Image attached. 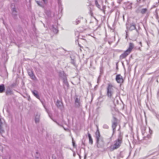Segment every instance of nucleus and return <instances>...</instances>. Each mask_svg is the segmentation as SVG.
I'll use <instances>...</instances> for the list:
<instances>
[{"label":"nucleus","mask_w":159,"mask_h":159,"mask_svg":"<svg viewBox=\"0 0 159 159\" xmlns=\"http://www.w3.org/2000/svg\"><path fill=\"white\" fill-rule=\"evenodd\" d=\"M95 135L97 147L98 148H102L104 145V142L103 138L101 136L99 130H97Z\"/></svg>","instance_id":"f257e3e1"},{"label":"nucleus","mask_w":159,"mask_h":159,"mask_svg":"<svg viewBox=\"0 0 159 159\" xmlns=\"http://www.w3.org/2000/svg\"><path fill=\"white\" fill-rule=\"evenodd\" d=\"M134 47V44L133 43H130L128 49L120 56V59L125 58L131 52Z\"/></svg>","instance_id":"f03ea898"},{"label":"nucleus","mask_w":159,"mask_h":159,"mask_svg":"<svg viewBox=\"0 0 159 159\" xmlns=\"http://www.w3.org/2000/svg\"><path fill=\"white\" fill-rule=\"evenodd\" d=\"M122 135L120 133L118 135V137L117 139L115 141V143L114 145L112 146V149L114 150L118 148L120 146L122 141Z\"/></svg>","instance_id":"7ed1b4c3"},{"label":"nucleus","mask_w":159,"mask_h":159,"mask_svg":"<svg viewBox=\"0 0 159 159\" xmlns=\"http://www.w3.org/2000/svg\"><path fill=\"white\" fill-rule=\"evenodd\" d=\"M113 94V86L111 84H109L107 87V95L108 98H111L112 97Z\"/></svg>","instance_id":"20e7f679"},{"label":"nucleus","mask_w":159,"mask_h":159,"mask_svg":"<svg viewBox=\"0 0 159 159\" xmlns=\"http://www.w3.org/2000/svg\"><path fill=\"white\" fill-rule=\"evenodd\" d=\"M11 7L12 8L11 11L12 12V15L13 18L15 20L17 19V11L15 8V5L14 3H12L11 5Z\"/></svg>","instance_id":"39448f33"},{"label":"nucleus","mask_w":159,"mask_h":159,"mask_svg":"<svg viewBox=\"0 0 159 159\" xmlns=\"http://www.w3.org/2000/svg\"><path fill=\"white\" fill-rule=\"evenodd\" d=\"M126 27L127 29H129L130 30H133L135 29L136 30V31L137 32L138 35L139 34V32L138 31V30L136 29L135 24L134 23H132L130 24L129 25L126 24Z\"/></svg>","instance_id":"423d86ee"},{"label":"nucleus","mask_w":159,"mask_h":159,"mask_svg":"<svg viewBox=\"0 0 159 159\" xmlns=\"http://www.w3.org/2000/svg\"><path fill=\"white\" fill-rule=\"evenodd\" d=\"M5 94L7 96H10L14 95V93L11 89L10 88V87H7L6 90L5 91Z\"/></svg>","instance_id":"0eeeda50"},{"label":"nucleus","mask_w":159,"mask_h":159,"mask_svg":"<svg viewBox=\"0 0 159 159\" xmlns=\"http://www.w3.org/2000/svg\"><path fill=\"white\" fill-rule=\"evenodd\" d=\"M118 120L115 117H113V120L112 121V128L113 129H115L116 126L118 124Z\"/></svg>","instance_id":"6e6552de"},{"label":"nucleus","mask_w":159,"mask_h":159,"mask_svg":"<svg viewBox=\"0 0 159 159\" xmlns=\"http://www.w3.org/2000/svg\"><path fill=\"white\" fill-rule=\"evenodd\" d=\"M116 80L118 83L121 84L124 82V80L123 79L122 77L120 74L116 75Z\"/></svg>","instance_id":"1a4fd4ad"},{"label":"nucleus","mask_w":159,"mask_h":159,"mask_svg":"<svg viewBox=\"0 0 159 159\" xmlns=\"http://www.w3.org/2000/svg\"><path fill=\"white\" fill-rule=\"evenodd\" d=\"M75 107H79L80 105V99L75 97Z\"/></svg>","instance_id":"9d476101"},{"label":"nucleus","mask_w":159,"mask_h":159,"mask_svg":"<svg viewBox=\"0 0 159 159\" xmlns=\"http://www.w3.org/2000/svg\"><path fill=\"white\" fill-rule=\"evenodd\" d=\"M29 75L30 76L31 79L33 80H35L36 79V78L34 74L33 71L30 70L28 72Z\"/></svg>","instance_id":"9b49d317"},{"label":"nucleus","mask_w":159,"mask_h":159,"mask_svg":"<svg viewBox=\"0 0 159 159\" xmlns=\"http://www.w3.org/2000/svg\"><path fill=\"white\" fill-rule=\"evenodd\" d=\"M43 106L44 107V108H45L46 111L48 113V114L49 115V117L51 118V119H52V120L53 121H54L58 125H59V124H58V123L57 121H56L55 120L53 119L52 118V115L51 114H50L49 112V111L48 110L47 108L43 104Z\"/></svg>","instance_id":"f8f14e48"},{"label":"nucleus","mask_w":159,"mask_h":159,"mask_svg":"<svg viewBox=\"0 0 159 159\" xmlns=\"http://www.w3.org/2000/svg\"><path fill=\"white\" fill-rule=\"evenodd\" d=\"M148 11V10L147 8H144L142 9L140 11V13L142 14H144L146 13H147V14L148 16L149 15V13H147Z\"/></svg>","instance_id":"ddd939ff"},{"label":"nucleus","mask_w":159,"mask_h":159,"mask_svg":"<svg viewBox=\"0 0 159 159\" xmlns=\"http://www.w3.org/2000/svg\"><path fill=\"white\" fill-rule=\"evenodd\" d=\"M33 94L37 98L39 99V96L38 94V92L36 90H34L32 91Z\"/></svg>","instance_id":"4468645a"},{"label":"nucleus","mask_w":159,"mask_h":159,"mask_svg":"<svg viewBox=\"0 0 159 159\" xmlns=\"http://www.w3.org/2000/svg\"><path fill=\"white\" fill-rule=\"evenodd\" d=\"M5 88L4 84L0 85V93H3L5 91Z\"/></svg>","instance_id":"2eb2a0df"},{"label":"nucleus","mask_w":159,"mask_h":159,"mask_svg":"<svg viewBox=\"0 0 159 159\" xmlns=\"http://www.w3.org/2000/svg\"><path fill=\"white\" fill-rule=\"evenodd\" d=\"M63 83L65 86H66L67 88L69 87V84L67 81V79L66 77L64 78V79H63Z\"/></svg>","instance_id":"dca6fc26"},{"label":"nucleus","mask_w":159,"mask_h":159,"mask_svg":"<svg viewBox=\"0 0 159 159\" xmlns=\"http://www.w3.org/2000/svg\"><path fill=\"white\" fill-rule=\"evenodd\" d=\"M40 115L39 114H37L35 117V121L36 123H39L40 120Z\"/></svg>","instance_id":"f3484780"},{"label":"nucleus","mask_w":159,"mask_h":159,"mask_svg":"<svg viewBox=\"0 0 159 159\" xmlns=\"http://www.w3.org/2000/svg\"><path fill=\"white\" fill-rule=\"evenodd\" d=\"M62 105V103L61 102L59 101V100H57L56 103V105L59 108L61 107Z\"/></svg>","instance_id":"a211bd4d"},{"label":"nucleus","mask_w":159,"mask_h":159,"mask_svg":"<svg viewBox=\"0 0 159 159\" xmlns=\"http://www.w3.org/2000/svg\"><path fill=\"white\" fill-rule=\"evenodd\" d=\"M88 134L89 139V143L90 144H92L93 143V139L91 136V134L89 133V132H88Z\"/></svg>","instance_id":"6ab92c4d"},{"label":"nucleus","mask_w":159,"mask_h":159,"mask_svg":"<svg viewBox=\"0 0 159 159\" xmlns=\"http://www.w3.org/2000/svg\"><path fill=\"white\" fill-rule=\"evenodd\" d=\"M59 75L62 79H64V78L66 77V74L64 72H59Z\"/></svg>","instance_id":"aec40b11"},{"label":"nucleus","mask_w":159,"mask_h":159,"mask_svg":"<svg viewBox=\"0 0 159 159\" xmlns=\"http://www.w3.org/2000/svg\"><path fill=\"white\" fill-rule=\"evenodd\" d=\"M3 119L1 118V117H0V129H2V126L3 125Z\"/></svg>","instance_id":"412c9836"},{"label":"nucleus","mask_w":159,"mask_h":159,"mask_svg":"<svg viewBox=\"0 0 159 159\" xmlns=\"http://www.w3.org/2000/svg\"><path fill=\"white\" fill-rule=\"evenodd\" d=\"M52 30H53V31L54 33H57V32H58V30H57V29H56V28H54V26L53 25H52Z\"/></svg>","instance_id":"4be33fe9"},{"label":"nucleus","mask_w":159,"mask_h":159,"mask_svg":"<svg viewBox=\"0 0 159 159\" xmlns=\"http://www.w3.org/2000/svg\"><path fill=\"white\" fill-rule=\"evenodd\" d=\"M16 85V83H14L11 84L10 86H8V87H10V88H13Z\"/></svg>","instance_id":"5701e85b"},{"label":"nucleus","mask_w":159,"mask_h":159,"mask_svg":"<svg viewBox=\"0 0 159 159\" xmlns=\"http://www.w3.org/2000/svg\"><path fill=\"white\" fill-rule=\"evenodd\" d=\"M95 4L96 6L99 8H100V5L98 4V2L97 1V0H95Z\"/></svg>","instance_id":"b1692460"},{"label":"nucleus","mask_w":159,"mask_h":159,"mask_svg":"<svg viewBox=\"0 0 159 159\" xmlns=\"http://www.w3.org/2000/svg\"><path fill=\"white\" fill-rule=\"evenodd\" d=\"M72 144L73 147L74 148H76V145L75 144V141H74V139L73 138H72Z\"/></svg>","instance_id":"393cba45"},{"label":"nucleus","mask_w":159,"mask_h":159,"mask_svg":"<svg viewBox=\"0 0 159 159\" xmlns=\"http://www.w3.org/2000/svg\"><path fill=\"white\" fill-rule=\"evenodd\" d=\"M120 15V12L118 11H117L116 13V18L117 17L118 18Z\"/></svg>","instance_id":"a878e982"},{"label":"nucleus","mask_w":159,"mask_h":159,"mask_svg":"<svg viewBox=\"0 0 159 159\" xmlns=\"http://www.w3.org/2000/svg\"><path fill=\"white\" fill-rule=\"evenodd\" d=\"M36 2L39 6H42L43 3L42 2H41L39 1H36Z\"/></svg>","instance_id":"bb28decb"},{"label":"nucleus","mask_w":159,"mask_h":159,"mask_svg":"<svg viewBox=\"0 0 159 159\" xmlns=\"http://www.w3.org/2000/svg\"><path fill=\"white\" fill-rule=\"evenodd\" d=\"M100 73L102 74L103 72V67L102 66H101L100 68Z\"/></svg>","instance_id":"cd10ccee"},{"label":"nucleus","mask_w":159,"mask_h":159,"mask_svg":"<svg viewBox=\"0 0 159 159\" xmlns=\"http://www.w3.org/2000/svg\"><path fill=\"white\" fill-rule=\"evenodd\" d=\"M136 1H137L136 4L138 5H139V4L141 2V0H137Z\"/></svg>","instance_id":"c85d7f7f"},{"label":"nucleus","mask_w":159,"mask_h":159,"mask_svg":"<svg viewBox=\"0 0 159 159\" xmlns=\"http://www.w3.org/2000/svg\"><path fill=\"white\" fill-rule=\"evenodd\" d=\"M75 22H76V25H78L80 22V20L77 19L76 20Z\"/></svg>","instance_id":"c756f323"},{"label":"nucleus","mask_w":159,"mask_h":159,"mask_svg":"<svg viewBox=\"0 0 159 159\" xmlns=\"http://www.w3.org/2000/svg\"><path fill=\"white\" fill-rule=\"evenodd\" d=\"M103 128L104 129H108V126L106 125H103Z\"/></svg>","instance_id":"7c9ffc66"},{"label":"nucleus","mask_w":159,"mask_h":159,"mask_svg":"<svg viewBox=\"0 0 159 159\" xmlns=\"http://www.w3.org/2000/svg\"><path fill=\"white\" fill-rule=\"evenodd\" d=\"M146 42H147V45H148V46H149V45L151 44V43H150V41H147Z\"/></svg>","instance_id":"2f4dec72"},{"label":"nucleus","mask_w":159,"mask_h":159,"mask_svg":"<svg viewBox=\"0 0 159 159\" xmlns=\"http://www.w3.org/2000/svg\"><path fill=\"white\" fill-rule=\"evenodd\" d=\"M146 130H142V132L143 135H144V133L145 132Z\"/></svg>","instance_id":"473e14b6"},{"label":"nucleus","mask_w":159,"mask_h":159,"mask_svg":"<svg viewBox=\"0 0 159 159\" xmlns=\"http://www.w3.org/2000/svg\"><path fill=\"white\" fill-rule=\"evenodd\" d=\"M148 131L150 134H151L152 133V130H150V129L148 130Z\"/></svg>","instance_id":"72a5a7b5"},{"label":"nucleus","mask_w":159,"mask_h":159,"mask_svg":"<svg viewBox=\"0 0 159 159\" xmlns=\"http://www.w3.org/2000/svg\"><path fill=\"white\" fill-rule=\"evenodd\" d=\"M148 0H142V2L143 3H145L147 1H148Z\"/></svg>","instance_id":"f704fd0d"},{"label":"nucleus","mask_w":159,"mask_h":159,"mask_svg":"<svg viewBox=\"0 0 159 159\" xmlns=\"http://www.w3.org/2000/svg\"><path fill=\"white\" fill-rule=\"evenodd\" d=\"M4 132V130H0V133L1 134H2V133H3Z\"/></svg>","instance_id":"c9c22d12"},{"label":"nucleus","mask_w":159,"mask_h":159,"mask_svg":"<svg viewBox=\"0 0 159 159\" xmlns=\"http://www.w3.org/2000/svg\"><path fill=\"white\" fill-rule=\"evenodd\" d=\"M90 14H91V15L92 16L93 15V13L92 12V11L90 9Z\"/></svg>","instance_id":"e433bc0d"},{"label":"nucleus","mask_w":159,"mask_h":159,"mask_svg":"<svg viewBox=\"0 0 159 159\" xmlns=\"http://www.w3.org/2000/svg\"><path fill=\"white\" fill-rule=\"evenodd\" d=\"M147 137L149 138H150V134H148L147 135Z\"/></svg>","instance_id":"4c0bfd02"},{"label":"nucleus","mask_w":159,"mask_h":159,"mask_svg":"<svg viewBox=\"0 0 159 159\" xmlns=\"http://www.w3.org/2000/svg\"><path fill=\"white\" fill-rule=\"evenodd\" d=\"M82 144L83 145H84V146L85 145V143H84V141H83V140H82Z\"/></svg>","instance_id":"58836bf2"},{"label":"nucleus","mask_w":159,"mask_h":159,"mask_svg":"<svg viewBox=\"0 0 159 159\" xmlns=\"http://www.w3.org/2000/svg\"><path fill=\"white\" fill-rule=\"evenodd\" d=\"M105 8V7L103 6V9L102 10V11H103V12H104L105 11H104V9Z\"/></svg>","instance_id":"ea45409f"},{"label":"nucleus","mask_w":159,"mask_h":159,"mask_svg":"<svg viewBox=\"0 0 159 159\" xmlns=\"http://www.w3.org/2000/svg\"><path fill=\"white\" fill-rule=\"evenodd\" d=\"M156 17L157 19H158V14L157 12H156Z\"/></svg>","instance_id":"a19ab883"},{"label":"nucleus","mask_w":159,"mask_h":159,"mask_svg":"<svg viewBox=\"0 0 159 159\" xmlns=\"http://www.w3.org/2000/svg\"><path fill=\"white\" fill-rule=\"evenodd\" d=\"M126 38H127V36H128V34H127V32L126 31Z\"/></svg>","instance_id":"79ce46f5"},{"label":"nucleus","mask_w":159,"mask_h":159,"mask_svg":"<svg viewBox=\"0 0 159 159\" xmlns=\"http://www.w3.org/2000/svg\"><path fill=\"white\" fill-rule=\"evenodd\" d=\"M139 44H140V45H141V47L142 46V42H139Z\"/></svg>","instance_id":"37998d69"},{"label":"nucleus","mask_w":159,"mask_h":159,"mask_svg":"<svg viewBox=\"0 0 159 159\" xmlns=\"http://www.w3.org/2000/svg\"><path fill=\"white\" fill-rule=\"evenodd\" d=\"M157 149L159 151V145L157 147Z\"/></svg>","instance_id":"c03bdc74"},{"label":"nucleus","mask_w":159,"mask_h":159,"mask_svg":"<svg viewBox=\"0 0 159 159\" xmlns=\"http://www.w3.org/2000/svg\"><path fill=\"white\" fill-rule=\"evenodd\" d=\"M138 49H139V50L141 51V49L140 47H139V48H138Z\"/></svg>","instance_id":"a18cd8bd"},{"label":"nucleus","mask_w":159,"mask_h":159,"mask_svg":"<svg viewBox=\"0 0 159 159\" xmlns=\"http://www.w3.org/2000/svg\"><path fill=\"white\" fill-rule=\"evenodd\" d=\"M78 45H79V46L80 47H81V48L82 47L81 46L79 43H78Z\"/></svg>","instance_id":"49530a36"},{"label":"nucleus","mask_w":159,"mask_h":159,"mask_svg":"<svg viewBox=\"0 0 159 159\" xmlns=\"http://www.w3.org/2000/svg\"><path fill=\"white\" fill-rule=\"evenodd\" d=\"M75 155H76V154H75V153H74V154H73V156H74V157H75Z\"/></svg>","instance_id":"de8ad7c7"},{"label":"nucleus","mask_w":159,"mask_h":159,"mask_svg":"<svg viewBox=\"0 0 159 159\" xmlns=\"http://www.w3.org/2000/svg\"><path fill=\"white\" fill-rule=\"evenodd\" d=\"M58 0V3H59V4H60V0Z\"/></svg>","instance_id":"09e8293b"},{"label":"nucleus","mask_w":159,"mask_h":159,"mask_svg":"<svg viewBox=\"0 0 159 159\" xmlns=\"http://www.w3.org/2000/svg\"><path fill=\"white\" fill-rule=\"evenodd\" d=\"M78 154V155H79V157H80H80H81L80 156V155L79 154Z\"/></svg>","instance_id":"8fccbe9b"},{"label":"nucleus","mask_w":159,"mask_h":159,"mask_svg":"<svg viewBox=\"0 0 159 159\" xmlns=\"http://www.w3.org/2000/svg\"><path fill=\"white\" fill-rule=\"evenodd\" d=\"M140 28L139 27V30L140 29Z\"/></svg>","instance_id":"3c124183"},{"label":"nucleus","mask_w":159,"mask_h":159,"mask_svg":"<svg viewBox=\"0 0 159 159\" xmlns=\"http://www.w3.org/2000/svg\"><path fill=\"white\" fill-rule=\"evenodd\" d=\"M43 1L44 2H45V0H43Z\"/></svg>","instance_id":"603ef678"},{"label":"nucleus","mask_w":159,"mask_h":159,"mask_svg":"<svg viewBox=\"0 0 159 159\" xmlns=\"http://www.w3.org/2000/svg\"><path fill=\"white\" fill-rule=\"evenodd\" d=\"M72 63H73V64H74V61H73V62H72Z\"/></svg>","instance_id":"864d4df0"},{"label":"nucleus","mask_w":159,"mask_h":159,"mask_svg":"<svg viewBox=\"0 0 159 159\" xmlns=\"http://www.w3.org/2000/svg\"><path fill=\"white\" fill-rule=\"evenodd\" d=\"M80 51H82V50H81V48H80Z\"/></svg>","instance_id":"5fc2aeb1"},{"label":"nucleus","mask_w":159,"mask_h":159,"mask_svg":"<svg viewBox=\"0 0 159 159\" xmlns=\"http://www.w3.org/2000/svg\"><path fill=\"white\" fill-rule=\"evenodd\" d=\"M30 98L29 97V99H28V100L30 99Z\"/></svg>","instance_id":"6e6d98bb"},{"label":"nucleus","mask_w":159,"mask_h":159,"mask_svg":"<svg viewBox=\"0 0 159 159\" xmlns=\"http://www.w3.org/2000/svg\"><path fill=\"white\" fill-rule=\"evenodd\" d=\"M30 98L29 97V99H28V100L30 99Z\"/></svg>","instance_id":"4d7b16f0"},{"label":"nucleus","mask_w":159,"mask_h":159,"mask_svg":"<svg viewBox=\"0 0 159 159\" xmlns=\"http://www.w3.org/2000/svg\"><path fill=\"white\" fill-rule=\"evenodd\" d=\"M36 153H38V152H36Z\"/></svg>","instance_id":"13d9d810"},{"label":"nucleus","mask_w":159,"mask_h":159,"mask_svg":"<svg viewBox=\"0 0 159 159\" xmlns=\"http://www.w3.org/2000/svg\"><path fill=\"white\" fill-rule=\"evenodd\" d=\"M116 68H118V67L117 66L116 67Z\"/></svg>","instance_id":"bf43d9fd"},{"label":"nucleus","mask_w":159,"mask_h":159,"mask_svg":"<svg viewBox=\"0 0 159 159\" xmlns=\"http://www.w3.org/2000/svg\"><path fill=\"white\" fill-rule=\"evenodd\" d=\"M0 117H1V116L0 115Z\"/></svg>","instance_id":"052dcab7"},{"label":"nucleus","mask_w":159,"mask_h":159,"mask_svg":"<svg viewBox=\"0 0 159 159\" xmlns=\"http://www.w3.org/2000/svg\"><path fill=\"white\" fill-rule=\"evenodd\" d=\"M64 129H65V128H64Z\"/></svg>","instance_id":"680f3d73"}]
</instances>
